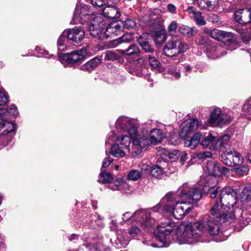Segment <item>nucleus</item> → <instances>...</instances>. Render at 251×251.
<instances>
[{"mask_svg":"<svg viewBox=\"0 0 251 251\" xmlns=\"http://www.w3.org/2000/svg\"><path fill=\"white\" fill-rule=\"evenodd\" d=\"M211 215L206 214L201 220L189 223H182L177 232L178 240L181 243L191 244L198 241L204 230L210 235H217L220 231V223L234 221L232 213L228 215L224 211L220 210L219 201L216 200L210 210Z\"/></svg>","mask_w":251,"mask_h":251,"instance_id":"obj_1","label":"nucleus"},{"mask_svg":"<svg viewBox=\"0 0 251 251\" xmlns=\"http://www.w3.org/2000/svg\"><path fill=\"white\" fill-rule=\"evenodd\" d=\"M114 142L115 143L111 146L110 151V153L114 156L123 157L130 151L131 140L128 136L123 134L118 135L114 131H112L107 135L105 146H110Z\"/></svg>","mask_w":251,"mask_h":251,"instance_id":"obj_2","label":"nucleus"},{"mask_svg":"<svg viewBox=\"0 0 251 251\" xmlns=\"http://www.w3.org/2000/svg\"><path fill=\"white\" fill-rule=\"evenodd\" d=\"M218 196L221 204L220 210L222 211V209H223L228 215L229 213H232L234 216L235 220L236 215L234 213L240 214L242 212L240 208H234L237 201L236 193L231 188L225 187L220 190Z\"/></svg>","mask_w":251,"mask_h":251,"instance_id":"obj_3","label":"nucleus"},{"mask_svg":"<svg viewBox=\"0 0 251 251\" xmlns=\"http://www.w3.org/2000/svg\"><path fill=\"white\" fill-rule=\"evenodd\" d=\"M140 20L152 28L151 36L156 44H162L166 40V32L160 23L158 15L154 14L146 15Z\"/></svg>","mask_w":251,"mask_h":251,"instance_id":"obj_4","label":"nucleus"},{"mask_svg":"<svg viewBox=\"0 0 251 251\" xmlns=\"http://www.w3.org/2000/svg\"><path fill=\"white\" fill-rule=\"evenodd\" d=\"M154 212L140 209L136 211L133 214L127 212L123 214L122 219L124 221H128L129 220L136 221L141 226L147 228L155 224V220L154 219Z\"/></svg>","mask_w":251,"mask_h":251,"instance_id":"obj_5","label":"nucleus"},{"mask_svg":"<svg viewBox=\"0 0 251 251\" xmlns=\"http://www.w3.org/2000/svg\"><path fill=\"white\" fill-rule=\"evenodd\" d=\"M188 49V45L179 36L173 35L164 46L163 52L165 55L173 57L185 52Z\"/></svg>","mask_w":251,"mask_h":251,"instance_id":"obj_6","label":"nucleus"},{"mask_svg":"<svg viewBox=\"0 0 251 251\" xmlns=\"http://www.w3.org/2000/svg\"><path fill=\"white\" fill-rule=\"evenodd\" d=\"M182 224H180L179 226H177L175 223L167 220V221L161 223L159 226H157V232H155V237L156 240L161 244V245L158 246L159 247H163L165 245L166 241V236L171 234V233L175 230L176 229V239L177 241L180 244H183L178 240L177 232L178 229L179 228L180 226Z\"/></svg>","mask_w":251,"mask_h":251,"instance_id":"obj_7","label":"nucleus"},{"mask_svg":"<svg viewBox=\"0 0 251 251\" xmlns=\"http://www.w3.org/2000/svg\"><path fill=\"white\" fill-rule=\"evenodd\" d=\"M178 195L184 200H192L193 201H199L202 197L201 188L198 186H190L187 183L183 184L178 189Z\"/></svg>","mask_w":251,"mask_h":251,"instance_id":"obj_8","label":"nucleus"},{"mask_svg":"<svg viewBox=\"0 0 251 251\" xmlns=\"http://www.w3.org/2000/svg\"><path fill=\"white\" fill-rule=\"evenodd\" d=\"M163 209L166 212L171 213L176 219H181L190 212L191 207L187 202L176 201L175 204H166L163 206Z\"/></svg>","mask_w":251,"mask_h":251,"instance_id":"obj_9","label":"nucleus"},{"mask_svg":"<svg viewBox=\"0 0 251 251\" xmlns=\"http://www.w3.org/2000/svg\"><path fill=\"white\" fill-rule=\"evenodd\" d=\"M91 13L89 6L83 3H77L73 17L74 24H84L88 22L94 16L91 15Z\"/></svg>","mask_w":251,"mask_h":251,"instance_id":"obj_10","label":"nucleus"},{"mask_svg":"<svg viewBox=\"0 0 251 251\" xmlns=\"http://www.w3.org/2000/svg\"><path fill=\"white\" fill-rule=\"evenodd\" d=\"M89 26L90 35L93 37H98L99 39H103L104 29L105 27V23L101 16H94L92 18Z\"/></svg>","mask_w":251,"mask_h":251,"instance_id":"obj_11","label":"nucleus"},{"mask_svg":"<svg viewBox=\"0 0 251 251\" xmlns=\"http://www.w3.org/2000/svg\"><path fill=\"white\" fill-rule=\"evenodd\" d=\"M232 120L230 115L222 113L219 108H215L210 113L209 124L212 126H222Z\"/></svg>","mask_w":251,"mask_h":251,"instance_id":"obj_12","label":"nucleus"},{"mask_svg":"<svg viewBox=\"0 0 251 251\" xmlns=\"http://www.w3.org/2000/svg\"><path fill=\"white\" fill-rule=\"evenodd\" d=\"M221 158L224 164L230 167L242 164L244 160L241 154L234 150L223 152L221 155Z\"/></svg>","mask_w":251,"mask_h":251,"instance_id":"obj_13","label":"nucleus"},{"mask_svg":"<svg viewBox=\"0 0 251 251\" xmlns=\"http://www.w3.org/2000/svg\"><path fill=\"white\" fill-rule=\"evenodd\" d=\"M217 178L213 176H207L205 177L202 186V190L205 193H210V197L215 199L218 196L221 189L216 187Z\"/></svg>","mask_w":251,"mask_h":251,"instance_id":"obj_14","label":"nucleus"},{"mask_svg":"<svg viewBox=\"0 0 251 251\" xmlns=\"http://www.w3.org/2000/svg\"><path fill=\"white\" fill-rule=\"evenodd\" d=\"M205 171L209 174L208 176L215 177L224 175L228 176L229 174V170L225 167H220L219 164L214 160H208L207 162Z\"/></svg>","mask_w":251,"mask_h":251,"instance_id":"obj_15","label":"nucleus"},{"mask_svg":"<svg viewBox=\"0 0 251 251\" xmlns=\"http://www.w3.org/2000/svg\"><path fill=\"white\" fill-rule=\"evenodd\" d=\"M87 54L86 48H83L70 53H64V60L69 64H75L81 62Z\"/></svg>","mask_w":251,"mask_h":251,"instance_id":"obj_16","label":"nucleus"},{"mask_svg":"<svg viewBox=\"0 0 251 251\" xmlns=\"http://www.w3.org/2000/svg\"><path fill=\"white\" fill-rule=\"evenodd\" d=\"M200 125V122L197 119L186 121L180 126L179 135L181 138L185 137L191 132L196 130Z\"/></svg>","mask_w":251,"mask_h":251,"instance_id":"obj_17","label":"nucleus"},{"mask_svg":"<svg viewBox=\"0 0 251 251\" xmlns=\"http://www.w3.org/2000/svg\"><path fill=\"white\" fill-rule=\"evenodd\" d=\"M65 35L70 40L78 43L80 42L84 38L85 32L80 27L73 28L64 30V36Z\"/></svg>","mask_w":251,"mask_h":251,"instance_id":"obj_18","label":"nucleus"},{"mask_svg":"<svg viewBox=\"0 0 251 251\" xmlns=\"http://www.w3.org/2000/svg\"><path fill=\"white\" fill-rule=\"evenodd\" d=\"M151 144V141L147 135H139L132 141V149L135 153L142 149H145Z\"/></svg>","mask_w":251,"mask_h":251,"instance_id":"obj_19","label":"nucleus"},{"mask_svg":"<svg viewBox=\"0 0 251 251\" xmlns=\"http://www.w3.org/2000/svg\"><path fill=\"white\" fill-rule=\"evenodd\" d=\"M235 20L241 24H246L251 22V11L250 8H243L237 10L234 15Z\"/></svg>","mask_w":251,"mask_h":251,"instance_id":"obj_20","label":"nucleus"},{"mask_svg":"<svg viewBox=\"0 0 251 251\" xmlns=\"http://www.w3.org/2000/svg\"><path fill=\"white\" fill-rule=\"evenodd\" d=\"M224 49L214 44L209 45L205 49L207 56L211 59H217L224 55Z\"/></svg>","mask_w":251,"mask_h":251,"instance_id":"obj_21","label":"nucleus"},{"mask_svg":"<svg viewBox=\"0 0 251 251\" xmlns=\"http://www.w3.org/2000/svg\"><path fill=\"white\" fill-rule=\"evenodd\" d=\"M123 31V27L117 22H113L107 25L103 36L108 38L113 35H118Z\"/></svg>","mask_w":251,"mask_h":251,"instance_id":"obj_22","label":"nucleus"},{"mask_svg":"<svg viewBox=\"0 0 251 251\" xmlns=\"http://www.w3.org/2000/svg\"><path fill=\"white\" fill-rule=\"evenodd\" d=\"M102 15L110 19L118 18L120 15L119 9L115 5H108L105 7L102 12Z\"/></svg>","mask_w":251,"mask_h":251,"instance_id":"obj_23","label":"nucleus"},{"mask_svg":"<svg viewBox=\"0 0 251 251\" xmlns=\"http://www.w3.org/2000/svg\"><path fill=\"white\" fill-rule=\"evenodd\" d=\"M202 136V133L200 132H198L195 133L191 137H186L184 141V146L190 148L191 149H195L199 144Z\"/></svg>","mask_w":251,"mask_h":251,"instance_id":"obj_24","label":"nucleus"},{"mask_svg":"<svg viewBox=\"0 0 251 251\" xmlns=\"http://www.w3.org/2000/svg\"><path fill=\"white\" fill-rule=\"evenodd\" d=\"M187 11L188 12L190 16L193 17L198 25L202 26L206 24V21L202 16L201 13L197 11L195 8L189 6L187 9Z\"/></svg>","mask_w":251,"mask_h":251,"instance_id":"obj_25","label":"nucleus"},{"mask_svg":"<svg viewBox=\"0 0 251 251\" xmlns=\"http://www.w3.org/2000/svg\"><path fill=\"white\" fill-rule=\"evenodd\" d=\"M131 123V121L128 117L121 116L117 119L115 124V128L117 130L125 133Z\"/></svg>","mask_w":251,"mask_h":251,"instance_id":"obj_26","label":"nucleus"},{"mask_svg":"<svg viewBox=\"0 0 251 251\" xmlns=\"http://www.w3.org/2000/svg\"><path fill=\"white\" fill-rule=\"evenodd\" d=\"M144 65V59L142 57L139 58L134 62L130 73L133 75L141 76L143 75V71L145 69Z\"/></svg>","mask_w":251,"mask_h":251,"instance_id":"obj_27","label":"nucleus"},{"mask_svg":"<svg viewBox=\"0 0 251 251\" xmlns=\"http://www.w3.org/2000/svg\"><path fill=\"white\" fill-rule=\"evenodd\" d=\"M118 52L124 56L136 55L139 57L140 50L136 44L130 45L126 50H117Z\"/></svg>","mask_w":251,"mask_h":251,"instance_id":"obj_28","label":"nucleus"},{"mask_svg":"<svg viewBox=\"0 0 251 251\" xmlns=\"http://www.w3.org/2000/svg\"><path fill=\"white\" fill-rule=\"evenodd\" d=\"M101 62V59L95 57L80 67V70L83 71L91 72Z\"/></svg>","mask_w":251,"mask_h":251,"instance_id":"obj_29","label":"nucleus"},{"mask_svg":"<svg viewBox=\"0 0 251 251\" xmlns=\"http://www.w3.org/2000/svg\"><path fill=\"white\" fill-rule=\"evenodd\" d=\"M201 9L208 10H213L218 5L219 0H195Z\"/></svg>","mask_w":251,"mask_h":251,"instance_id":"obj_30","label":"nucleus"},{"mask_svg":"<svg viewBox=\"0 0 251 251\" xmlns=\"http://www.w3.org/2000/svg\"><path fill=\"white\" fill-rule=\"evenodd\" d=\"M133 39V35L130 33H126L121 37L112 41V47H116L123 43L131 42Z\"/></svg>","mask_w":251,"mask_h":251,"instance_id":"obj_31","label":"nucleus"},{"mask_svg":"<svg viewBox=\"0 0 251 251\" xmlns=\"http://www.w3.org/2000/svg\"><path fill=\"white\" fill-rule=\"evenodd\" d=\"M6 113V110L3 108H0V119H2V121L1 122L2 123H4V126L7 125V126L9 128V129L4 130L3 131V134H7L8 133H12L15 131V125L13 123H9L8 121H5L3 122V119L5 117V115Z\"/></svg>","mask_w":251,"mask_h":251,"instance_id":"obj_32","label":"nucleus"},{"mask_svg":"<svg viewBox=\"0 0 251 251\" xmlns=\"http://www.w3.org/2000/svg\"><path fill=\"white\" fill-rule=\"evenodd\" d=\"M150 141H151V144H156L162 141L163 137V133L159 129H153L150 133Z\"/></svg>","mask_w":251,"mask_h":251,"instance_id":"obj_33","label":"nucleus"},{"mask_svg":"<svg viewBox=\"0 0 251 251\" xmlns=\"http://www.w3.org/2000/svg\"><path fill=\"white\" fill-rule=\"evenodd\" d=\"M230 136L228 134H226L219 137L216 141L217 150L225 149L228 146Z\"/></svg>","mask_w":251,"mask_h":251,"instance_id":"obj_34","label":"nucleus"},{"mask_svg":"<svg viewBox=\"0 0 251 251\" xmlns=\"http://www.w3.org/2000/svg\"><path fill=\"white\" fill-rule=\"evenodd\" d=\"M178 31L181 34L188 37L192 36L197 33V30L195 27H190L185 25L179 26Z\"/></svg>","mask_w":251,"mask_h":251,"instance_id":"obj_35","label":"nucleus"},{"mask_svg":"<svg viewBox=\"0 0 251 251\" xmlns=\"http://www.w3.org/2000/svg\"><path fill=\"white\" fill-rule=\"evenodd\" d=\"M179 194L178 190L176 194L172 192H169L164 197L163 201H166L167 202L166 204H170L172 205L175 204V203L176 204V201H179L177 199L179 198L181 199L179 196L178 195Z\"/></svg>","mask_w":251,"mask_h":251,"instance_id":"obj_36","label":"nucleus"},{"mask_svg":"<svg viewBox=\"0 0 251 251\" xmlns=\"http://www.w3.org/2000/svg\"><path fill=\"white\" fill-rule=\"evenodd\" d=\"M236 30L240 33L243 42L246 44H248L251 39V32L240 27H238Z\"/></svg>","mask_w":251,"mask_h":251,"instance_id":"obj_37","label":"nucleus"},{"mask_svg":"<svg viewBox=\"0 0 251 251\" xmlns=\"http://www.w3.org/2000/svg\"><path fill=\"white\" fill-rule=\"evenodd\" d=\"M126 132L129 134L130 136L129 137L132 139V141L140 135L137 126L132 123L130 124L128 129L125 132V133Z\"/></svg>","mask_w":251,"mask_h":251,"instance_id":"obj_38","label":"nucleus"},{"mask_svg":"<svg viewBox=\"0 0 251 251\" xmlns=\"http://www.w3.org/2000/svg\"><path fill=\"white\" fill-rule=\"evenodd\" d=\"M113 180V177L109 173L102 172L100 174L98 181L102 183H110Z\"/></svg>","mask_w":251,"mask_h":251,"instance_id":"obj_39","label":"nucleus"},{"mask_svg":"<svg viewBox=\"0 0 251 251\" xmlns=\"http://www.w3.org/2000/svg\"><path fill=\"white\" fill-rule=\"evenodd\" d=\"M242 109L246 118L251 120V99L244 104Z\"/></svg>","mask_w":251,"mask_h":251,"instance_id":"obj_40","label":"nucleus"},{"mask_svg":"<svg viewBox=\"0 0 251 251\" xmlns=\"http://www.w3.org/2000/svg\"><path fill=\"white\" fill-rule=\"evenodd\" d=\"M225 32V31L214 28L211 30L210 37L216 40L222 41Z\"/></svg>","mask_w":251,"mask_h":251,"instance_id":"obj_41","label":"nucleus"},{"mask_svg":"<svg viewBox=\"0 0 251 251\" xmlns=\"http://www.w3.org/2000/svg\"><path fill=\"white\" fill-rule=\"evenodd\" d=\"M136 25V23L131 17H127L125 21L123 23H122V27L123 29L124 28H126L128 29H130L133 28Z\"/></svg>","mask_w":251,"mask_h":251,"instance_id":"obj_42","label":"nucleus"},{"mask_svg":"<svg viewBox=\"0 0 251 251\" xmlns=\"http://www.w3.org/2000/svg\"><path fill=\"white\" fill-rule=\"evenodd\" d=\"M197 44L201 48H207L209 45H210V41L206 36H201L196 40Z\"/></svg>","mask_w":251,"mask_h":251,"instance_id":"obj_43","label":"nucleus"},{"mask_svg":"<svg viewBox=\"0 0 251 251\" xmlns=\"http://www.w3.org/2000/svg\"><path fill=\"white\" fill-rule=\"evenodd\" d=\"M163 173V169L158 165L152 166L151 170V174L156 178L160 177Z\"/></svg>","mask_w":251,"mask_h":251,"instance_id":"obj_44","label":"nucleus"},{"mask_svg":"<svg viewBox=\"0 0 251 251\" xmlns=\"http://www.w3.org/2000/svg\"><path fill=\"white\" fill-rule=\"evenodd\" d=\"M222 41H224L227 45L233 44L235 41L234 34L230 32L225 31Z\"/></svg>","mask_w":251,"mask_h":251,"instance_id":"obj_45","label":"nucleus"},{"mask_svg":"<svg viewBox=\"0 0 251 251\" xmlns=\"http://www.w3.org/2000/svg\"><path fill=\"white\" fill-rule=\"evenodd\" d=\"M222 41H224L227 45L233 44L235 41L234 34L230 32L225 31Z\"/></svg>","mask_w":251,"mask_h":251,"instance_id":"obj_46","label":"nucleus"},{"mask_svg":"<svg viewBox=\"0 0 251 251\" xmlns=\"http://www.w3.org/2000/svg\"><path fill=\"white\" fill-rule=\"evenodd\" d=\"M127 186L126 183L120 180L116 181L113 185L109 186V188L112 190H121L123 188H126Z\"/></svg>","mask_w":251,"mask_h":251,"instance_id":"obj_47","label":"nucleus"},{"mask_svg":"<svg viewBox=\"0 0 251 251\" xmlns=\"http://www.w3.org/2000/svg\"><path fill=\"white\" fill-rule=\"evenodd\" d=\"M9 102V96L3 90H0V106H3Z\"/></svg>","mask_w":251,"mask_h":251,"instance_id":"obj_48","label":"nucleus"},{"mask_svg":"<svg viewBox=\"0 0 251 251\" xmlns=\"http://www.w3.org/2000/svg\"><path fill=\"white\" fill-rule=\"evenodd\" d=\"M215 140V137L213 136L211 134H209L207 136L204 137V138L202 140L201 144L203 147L206 148L210 144L212 143Z\"/></svg>","mask_w":251,"mask_h":251,"instance_id":"obj_49","label":"nucleus"},{"mask_svg":"<svg viewBox=\"0 0 251 251\" xmlns=\"http://www.w3.org/2000/svg\"><path fill=\"white\" fill-rule=\"evenodd\" d=\"M141 176V173L136 170H131L128 174L127 177L132 180H137Z\"/></svg>","mask_w":251,"mask_h":251,"instance_id":"obj_50","label":"nucleus"},{"mask_svg":"<svg viewBox=\"0 0 251 251\" xmlns=\"http://www.w3.org/2000/svg\"><path fill=\"white\" fill-rule=\"evenodd\" d=\"M249 167L245 165L235 169V172L237 174L240 176H244L247 175L249 172Z\"/></svg>","mask_w":251,"mask_h":251,"instance_id":"obj_51","label":"nucleus"},{"mask_svg":"<svg viewBox=\"0 0 251 251\" xmlns=\"http://www.w3.org/2000/svg\"><path fill=\"white\" fill-rule=\"evenodd\" d=\"M105 59L107 60H115L119 58L118 54L112 51H107L105 53Z\"/></svg>","mask_w":251,"mask_h":251,"instance_id":"obj_52","label":"nucleus"},{"mask_svg":"<svg viewBox=\"0 0 251 251\" xmlns=\"http://www.w3.org/2000/svg\"><path fill=\"white\" fill-rule=\"evenodd\" d=\"M63 36V33L60 35L59 36L58 41H57V46H58V58L59 61L62 64L63 63V57L62 56V52L59 48L63 45V40H62V36Z\"/></svg>","mask_w":251,"mask_h":251,"instance_id":"obj_53","label":"nucleus"},{"mask_svg":"<svg viewBox=\"0 0 251 251\" xmlns=\"http://www.w3.org/2000/svg\"><path fill=\"white\" fill-rule=\"evenodd\" d=\"M150 64L152 68H156L160 64L159 61L154 57L151 55L148 56Z\"/></svg>","mask_w":251,"mask_h":251,"instance_id":"obj_54","label":"nucleus"},{"mask_svg":"<svg viewBox=\"0 0 251 251\" xmlns=\"http://www.w3.org/2000/svg\"><path fill=\"white\" fill-rule=\"evenodd\" d=\"M6 110V114H9L13 116H17L18 114V111L15 105L12 104L8 107Z\"/></svg>","mask_w":251,"mask_h":251,"instance_id":"obj_55","label":"nucleus"},{"mask_svg":"<svg viewBox=\"0 0 251 251\" xmlns=\"http://www.w3.org/2000/svg\"><path fill=\"white\" fill-rule=\"evenodd\" d=\"M140 229L138 226H132L128 230V234L129 235L130 237L134 238L140 232Z\"/></svg>","mask_w":251,"mask_h":251,"instance_id":"obj_56","label":"nucleus"},{"mask_svg":"<svg viewBox=\"0 0 251 251\" xmlns=\"http://www.w3.org/2000/svg\"><path fill=\"white\" fill-rule=\"evenodd\" d=\"M177 27V23L176 21L171 22L168 27V31L169 33H175Z\"/></svg>","mask_w":251,"mask_h":251,"instance_id":"obj_57","label":"nucleus"},{"mask_svg":"<svg viewBox=\"0 0 251 251\" xmlns=\"http://www.w3.org/2000/svg\"><path fill=\"white\" fill-rule=\"evenodd\" d=\"M91 3L98 7L102 6L107 2V0H91Z\"/></svg>","mask_w":251,"mask_h":251,"instance_id":"obj_58","label":"nucleus"},{"mask_svg":"<svg viewBox=\"0 0 251 251\" xmlns=\"http://www.w3.org/2000/svg\"><path fill=\"white\" fill-rule=\"evenodd\" d=\"M239 227H237L238 225L236 226V228L238 231H240L243 229V228L249 224V221L246 220H243V219H240L238 222Z\"/></svg>","mask_w":251,"mask_h":251,"instance_id":"obj_59","label":"nucleus"},{"mask_svg":"<svg viewBox=\"0 0 251 251\" xmlns=\"http://www.w3.org/2000/svg\"><path fill=\"white\" fill-rule=\"evenodd\" d=\"M138 42L141 47L148 43V41L147 38V35L143 34L142 35L140 36L138 39Z\"/></svg>","mask_w":251,"mask_h":251,"instance_id":"obj_60","label":"nucleus"},{"mask_svg":"<svg viewBox=\"0 0 251 251\" xmlns=\"http://www.w3.org/2000/svg\"><path fill=\"white\" fill-rule=\"evenodd\" d=\"M212 154L209 151H205L198 153L197 157L200 159H204L207 158H209L211 156Z\"/></svg>","mask_w":251,"mask_h":251,"instance_id":"obj_61","label":"nucleus"},{"mask_svg":"<svg viewBox=\"0 0 251 251\" xmlns=\"http://www.w3.org/2000/svg\"><path fill=\"white\" fill-rule=\"evenodd\" d=\"M241 195L243 199L248 200L250 198L251 196V192L250 191L249 189L247 188H244L241 193Z\"/></svg>","mask_w":251,"mask_h":251,"instance_id":"obj_62","label":"nucleus"},{"mask_svg":"<svg viewBox=\"0 0 251 251\" xmlns=\"http://www.w3.org/2000/svg\"><path fill=\"white\" fill-rule=\"evenodd\" d=\"M122 235L118 234L117 236V239L119 240L121 242V244L123 246H126L127 244V243L129 242V237L123 238L122 237Z\"/></svg>","mask_w":251,"mask_h":251,"instance_id":"obj_63","label":"nucleus"},{"mask_svg":"<svg viewBox=\"0 0 251 251\" xmlns=\"http://www.w3.org/2000/svg\"><path fill=\"white\" fill-rule=\"evenodd\" d=\"M141 47L145 51L149 53L152 52L154 50L153 48L149 44V42Z\"/></svg>","mask_w":251,"mask_h":251,"instance_id":"obj_64","label":"nucleus"}]
</instances>
